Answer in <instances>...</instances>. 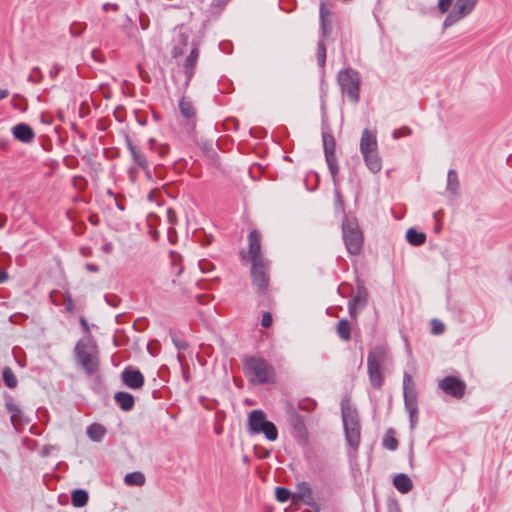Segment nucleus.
<instances>
[{"mask_svg":"<svg viewBox=\"0 0 512 512\" xmlns=\"http://www.w3.org/2000/svg\"><path fill=\"white\" fill-rule=\"evenodd\" d=\"M2 379L4 384L10 389H13L17 386V378L13 370L8 366L4 367L2 370Z\"/></svg>","mask_w":512,"mask_h":512,"instance_id":"e433bc0d","label":"nucleus"},{"mask_svg":"<svg viewBox=\"0 0 512 512\" xmlns=\"http://www.w3.org/2000/svg\"><path fill=\"white\" fill-rule=\"evenodd\" d=\"M358 308L359 306L349 302L348 303V312L352 319H356L358 316Z\"/></svg>","mask_w":512,"mask_h":512,"instance_id":"5fc2aeb1","label":"nucleus"},{"mask_svg":"<svg viewBox=\"0 0 512 512\" xmlns=\"http://www.w3.org/2000/svg\"><path fill=\"white\" fill-rule=\"evenodd\" d=\"M105 301L109 306L116 308L119 306L121 299L115 294H107L105 295Z\"/></svg>","mask_w":512,"mask_h":512,"instance_id":"de8ad7c7","label":"nucleus"},{"mask_svg":"<svg viewBox=\"0 0 512 512\" xmlns=\"http://www.w3.org/2000/svg\"><path fill=\"white\" fill-rule=\"evenodd\" d=\"M368 291L363 282L357 280V293L350 299L349 302L359 306V309L366 307L368 303Z\"/></svg>","mask_w":512,"mask_h":512,"instance_id":"b1692460","label":"nucleus"},{"mask_svg":"<svg viewBox=\"0 0 512 512\" xmlns=\"http://www.w3.org/2000/svg\"><path fill=\"white\" fill-rule=\"evenodd\" d=\"M367 168L374 174L380 172L382 169V161L378 155V150L371 153L362 154Z\"/></svg>","mask_w":512,"mask_h":512,"instance_id":"393cba45","label":"nucleus"},{"mask_svg":"<svg viewBox=\"0 0 512 512\" xmlns=\"http://www.w3.org/2000/svg\"><path fill=\"white\" fill-rule=\"evenodd\" d=\"M405 410L409 414L410 429L413 430V429H415V427L418 423V413H419L418 406H415V409L413 410V412H412V408H405Z\"/></svg>","mask_w":512,"mask_h":512,"instance_id":"37998d69","label":"nucleus"},{"mask_svg":"<svg viewBox=\"0 0 512 512\" xmlns=\"http://www.w3.org/2000/svg\"><path fill=\"white\" fill-rule=\"evenodd\" d=\"M135 118H136V121L139 125L141 126H146L147 125V115L140 111V110H136L135 111Z\"/></svg>","mask_w":512,"mask_h":512,"instance_id":"603ef678","label":"nucleus"},{"mask_svg":"<svg viewBox=\"0 0 512 512\" xmlns=\"http://www.w3.org/2000/svg\"><path fill=\"white\" fill-rule=\"evenodd\" d=\"M105 432V428L98 423H92L87 428V435L93 441H100L103 438Z\"/></svg>","mask_w":512,"mask_h":512,"instance_id":"2f4dec72","label":"nucleus"},{"mask_svg":"<svg viewBox=\"0 0 512 512\" xmlns=\"http://www.w3.org/2000/svg\"><path fill=\"white\" fill-rule=\"evenodd\" d=\"M182 53H183L182 48H181V47H179V46H175V47L173 48V50H172V57L177 58V57H179L180 55H182Z\"/></svg>","mask_w":512,"mask_h":512,"instance_id":"69168bd1","label":"nucleus"},{"mask_svg":"<svg viewBox=\"0 0 512 512\" xmlns=\"http://www.w3.org/2000/svg\"><path fill=\"white\" fill-rule=\"evenodd\" d=\"M60 70H61V67L59 65H54V67L49 71V76L52 79H55L58 76Z\"/></svg>","mask_w":512,"mask_h":512,"instance_id":"052dcab7","label":"nucleus"},{"mask_svg":"<svg viewBox=\"0 0 512 512\" xmlns=\"http://www.w3.org/2000/svg\"><path fill=\"white\" fill-rule=\"evenodd\" d=\"M341 227L347 252L351 255H359L363 248L364 237L357 219L344 214Z\"/></svg>","mask_w":512,"mask_h":512,"instance_id":"39448f33","label":"nucleus"},{"mask_svg":"<svg viewBox=\"0 0 512 512\" xmlns=\"http://www.w3.org/2000/svg\"><path fill=\"white\" fill-rule=\"evenodd\" d=\"M392 430H389L388 433L385 435L383 439V446L389 450H396L398 447V440L393 437L392 435H389Z\"/></svg>","mask_w":512,"mask_h":512,"instance_id":"79ce46f5","label":"nucleus"},{"mask_svg":"<svg viewBox=\"0 0 512 512\" xmlns=\"http://www.w3.org/2000/svg\"><path fill=\"white\" fill-rule=\"evenodd\" d=\"M391 363V356L384 345H376L367 356V373L371 386L379 390L384 384L383 372Z\"/></svg>","mask_w":512,"mask_h":512,"instance_id":"f03ea898","label":"nucleus"},{"mask_svg":"<svg viewBox=\"0 0 512 512\" xmlns=\"http://www.w3.org/2000/svg\"><path fill=\"white\" fill-rule=\"evenodd\" d=\"M273 319L270 312H264L261 319V325L264 328H269L272 325Z\"/></svg>","mask_w":512,"mask_h":512,"instance_id":"3c124183","label":"nucleus"},{"mask_svg":"<svg viewBox=\"0 0 512 512\" xmlns=\"http://www.w3.org/2000/svg\"><path fill=\"white\" fill-rule=\"evenodd\" d=\"M403 396L405 408L415 409L418 406V393L412 376L405 372L403 376Z\"/></svg>","mask_w":512,"mask_h":512,"instance_id":"9b49d317","label":"nucleus"},{"mask_svg":"<svg viewBox=\"0 0 512 512\" xmlns=\"http://www.w3.org/2000/svg\"><path fill=\"white\" fill-rule=\"evenodd\" d=\"M341 416L347 444L357 450L361 440V426L356 408L352 407L348 400L341 402Z\"/></svg>","mask_w":512,"mask_h":512,"instance_id":"7ed1b4c3","label":"nucleus"},{"mask_svg":"<svg viewBox=\"0 0 512 512\" xmlns=\"http://www.w3.org/2000/svg\"><path fill=\"white\" fill-rule=\"evenodd\" d=\"M167 219H168V222L172 225H175L177 222L176 213L172 208L167 209Z\"/></svg>","mask_w":512,"mask_h":512,"instance_id":"6e6d98bb","label":"nucleus"},{"mask_svg":"<svg viewBox=\"0 0 512 512\" xmlns=\"http://www.w3.org/2000/svg\"><path fill=\"white\" fill-rule=\"evenodd\" d=\"M74 357L86 375L92 376L99 371V348L92 335H86L77 341L74 347Z\"/></svg>","mask_w":512,"mask_h":512,"instance_id":"f257e3e1","label":"nucleus"},{"mask_svg":"<svg viewBox=\"0 0 512 512\" xmlns=\"http://www.w3.org/2000/svg\"><path fill=\"white\" fill-rule=\"evenodd\" d=\"M286 412L288 414L291 436L298 444L305 445L308 441V432L304 418L290 403L286 406Z\"/></svg>","mask_w":512,"mask_h":512,"instance_id":"6e6552de","label":"nucleus"},{"mask_svg":"<svg viewBox=\"0 0 512 512\" xmlns=\"http://www.w3.org/2000/svg\"><path fill=\"white\" fill-rule=\"evenodd\" d=\"M121 380L125 386L134 390L142 388L145 383L143 373L139 369L131 366L123 369L121 372Z\"/></svg>","mask_w":512,"mask_h":512,"instance_id":"ddd939ff","label":"nucleus"},{"mask_svg":"<svg viewBox=\"0 0 512 512\" xmlns=\"http://www.w3.org/2000/svg\"><path fill=\"white\" fill-rule=\"evenodd\" d=\"M459 189V180L456 170L450 169L447 174V191L456 195Z\"/></svg>","mask_w":512,"mask_h":512,"instance_id":"473e14b6","label":"nucleus"},{"mask_svg":"<svg viewBox=\"0 0 512 512\" xmlns=\"http://www.w3.org/2000/svg\"><path fill=\"white\" fill-rule=\"evenodd\" d=\"M335 206H336V209L338 210H342L343 214H345L344 212V208H343V200H342V196L340 194V192L338 191L337 187L335 188Z\"/></svg>","mask_w":512,"mask_h":512,"instance_id":"864d4df0","label":"nucleus"},{"mask_svg":"<svg viewBox=\"0 0 512 512\" xmlns=\"http://www.w3.org/2000/svg\"><path fill=\"white\" fill-rule=\"evenodd\" d=\"M244 370L250 382L254 384H267L275 382V371L265 359L250 356L244 361Z\"/></svg>","mask_w":512,"mask_h":512,"instance_id":"20e7f679","label":"nucleus"},{"mask_svg":"<svg viewBox=\"0 0 512 512\" xmlns=\"http://www.w3.org/2000/svg\"><path fill=\"white\" fill-rule=\"evenodd\" d=\"M317 403L311 398H304L299 401L298 408L303 411L311 412L315 409Z\"/></svg>","mask_w":512,"mask_h":512,"instance_id":"a19ab883","label":"nucleus"},{"mask_svg":"<svg viewBox=\"0 0 512 512\" xmlns=\"http://www.w3.org/2000/svg\"><path fill=\"white\" fill-rule=\"evenodd\" d=\"M89 500V494L84 489H76L71 493L72 505L76 508L84 507Z\"/></svg>","mask_w":512,"mask_h":512,"instance_id":"bb28decb","label":"nucleus"},{"mask_svg":"<svg viewBox=\"0 0 512 512\" xmlns=\"http://www.w3.org/2000/svg\"><path fill=\"white\" fill-rule=\"evenodd\" d=\"M325 160L329 169V172L331 174L334 186H338L339 180H338V174H339V165L338 160L336 157V154L325 156Z\"/></svg>","mask_w":512,"mask_h":512,"instance_id":"cd10ccee","label":"nucleus"},{"mask_svg":"<svg viewBox=\"0 0 512 512\" xmlns=\"http://www.w3.org/2000/svg\"><path fill=\"white\" fill-rule=\"evenodd\" d=\"M148 145L151 151L157 152L160 157H165L169 151L170 146L165 143H158L154 138H150Z\"/></svg>","mask_w":512,"mask_h":512,"instance_id":"c9c22d12","label":"nucleus"},{"mask_svg":"<svg viewBox=\"0 0 512 512\" xmlns=\"http://www.w3.org/2000/svg\"><path fill=\"white\" fill-rule=\"evenodd\" d=\"M13 137L22 143H31L35 138L32 127L26 123H18L11 129Z\"/></svg>","mask_w":512,"mask_h":512,"instance_id":"a211bd4d","label":"nucleus"},{"mask_svg":"<svg viewBox=\"0 0 512 512\" xmlns=\"http://www.w3.org/2000/svg\"><path fill=\"white\" fill-rule=\"evenodd\" d=\"M322 140H323V149H324V155H334L336 150V141L332 134L323 132L322 133Z\"/></svg>","mask_w":512,"mask_h":512,"instance_id":"c85d7f7f","label":"nucleus"},{"mask_svg":"<svg viewBox=\"0 0 512 512\" xmlns=\"http://www.w3.org/2000/svg\"><path fill=\"white\" fill-rule=\"evenodd\" d=\"M387 511L388 512H401L399 502L396 498L389 497L387 499Z\"/></svg>","mask_w":512,"mask_h":512,"instance_id":"49530a36","label":"nucleus"},{"mask_svg":"<svg viewBox=\"0 0 512 512\" xmlns=\"http://www.w3.org/2000/svg\"><path fill=\"white\" fill-rule=\"evenodd\" d=\"M324 40L325 39H320L317 43V60H318V64L321 68H324L325 66V63H326V54H327V50H326V45L324 43Z\"/></svg>","mask_w":512,"mask_h":512,"instance_id":"58836bf2","label":"nucleus"},{"mask_svg":"<svg viewBox=\"0 0 512 512\" xmlns=\"http://www.w3.org/2000/svg\"><path fill=\"white\" fill-rule=\"evenodd\" d=\"M267 422V416L261 409L252 410L248 415V427L251 434H260L261 428Z\"/></svg>","mask_w":512,"mask_h":512,"instance_id":"f3484780","label":"nucleus"},{"mask_svg":"<svg viewBox=\"0 0 512 512\" xmlns=\"http://www.w3.org/2000/svg\"><path fill=\"white\" fill-rule=\"evenodd\" d=\"M3 397L5 408L10 414V421L13 427L17 429L20 424L29 423L30 420L24 416L23 411L14 402V398L6 392L4 393Z\"/></svg>","mask_w":512,"mask_h":512,"instance_id":"f8f14e48","label":"nucleus"},{"mask_svg":"<svg viewBox=\"0 0 512 512\" xmlns=\"http://www.w3.org/2000/svg\"><path fill=\"white\" fill-rule=\"evenodd\" d=\"M478 0H456L452 10L444 20V27H449L468 16L475 8Z\"/></svg>","mask_w":512,"mask_h":512,"instance_id":"1a4fd4ad","label":"nucleus"},{"mask_svg":"<svg viewBox=\"0 0 512 512\" xmlns=\"http://www.w3.org/2000/svg\"><path fill=\"white\" fill-rule=\"evenodd\" d=\"M9 279V274L0 268V284L5 283Z\"/></svg>","mask_w":512,"mask_h":512,"instance_id":"0e129e2a","label":"nucleus"},{"mask_svg":"<svg viewBox=\"0 0 512 512\" xmlns=\"http://www.w3.org/2000/svg\"><path fill=\"white\" fill-rule=\"evenodd\" d=\"M275 496L276 499L281 503H285L289 500L293 502L294 493H292L288 488L276 487Z\"/></svg>","mask_w":512,"mask_h":512,"instance_id":"4c0bfd02","label":"nucleus"},{"mask_svg":"<svg viewBox=\"0 0 512 512\" xmlns=\"http://www.w3.org/2000/svg\"><path fill=\"white\" fill-rule=\"evenodd\" d=\"M85 268L89 271V272H93V273H96L99 271V266L97 264H94V263H86L85 264Z\"/></svg>","mask_w":512,"mask_h":512,"instance_id":"e2e57ef3","label":"nucleus"},{"mask_svg":"<svg viewBox=\"0 0 512 512\" xmlns=\"http://www.w3.org/2000/svg\"><path fill=\"white\" fill-rule=\"evenodd\" d=\"M411 134V129L408 128V127H403L402 128V134H399V131L398 130H394L393 132V137L395 139L399 138L400 136L402 135H410Z\"/></svg>","mask_w":512,"mask_h":512,"instance_id":"bf43d9fd","label":"nucleus"},{"mask_svg":"<svg viewBox=\"0 0 512 512\" xmlns=\"http://www.w3.org/2000/svg\"><path fill=\"white\" fill-rule=\"evenodd\" d=\"M248 254L251 262L266 260L261 253V235L256 229L248 234Z\"/></svg>","mask_w":512,"mask_h":512,"instance_id":"2eb2a0df","label":"nucleus"},{"mask_svg":"<svg viewBox=\"0 0 512 512\" xmlns=\"http://www.w3.org/2000/svg\"><path fill=\"white\" fill-rule=\"evenodd\" d=\"M303 502L304 504L315 508L313 492L309 483L302 481L297 484V493H294L293 503Z\"/></svg>","mask_w":512,"mask_h":512,"instance_id":"dca6fc26","label":"nucleus"},{"mask_svg":"<svg viewBox=\"0 0 512 512\" xmlns=\"http://www.w3.org/2000/svg\"><path fill=\"white\" fill-rule=\"evenodd\" d=\"M126 145L131 154L133 161L141 168L146 169L148 160L143 152L137 148L136 145L133 144L132 140L127 136L126 137Z\"/></svg>","mask_w":512,"mask_h":512,"instance_id":"4be33fe9","label":"nucleus"},{"mask_svg":"<svg viewBox=\"0 0 512 512\" xmlns=\"http://www.w3.org/2000/svg\"><path fill=\"white\" fill-rule=\"evenodd\" d=\"M393 486L402 494H407L413 488L411 478L405 473L397 474L393 479Z\"/></svg>","mask_w":512,"mask_h":512,"instance_id":"5701e85b","label":"nucleus"},{"mask_svg":"<svg viewBox=\"0 0 512 512\" xmlns=\"http://www.w3.org/2000/svg\"><path fill=\"white\" fill-rule=\"evenodd\" d=\"M337 334L338 336L345 341L350 340L351 338V327L350 323L347 319H341L337 323Z\"/></svg>","mask_w":512,"mask_h":512,"instance_id":"72a5a7b5","label":"nucleus"},{"mask_svg":"<svg viewBox=\"0 0 512 512\" xmlns=\"http://www.w3.org/2000/svg\"><path fill=\"white\" fill-rule=\"evenodd\" d=\"M260 434H264L265 438L269 441H276L278 438V429L273 422L268 420L261 428Z\"/></svg>","mask_w":512,"mask_h":512,"instance_id":"f704fd0d","label":"nucleus"},{"mask_svg":"<svg viewBox=\"0 0 512 512\" xmlns=\"http://www.w3.org/2000/svg\"><path fill=\"white\" fill-rule=\"evenodd\" d=\"M145 476L142 472L135 471L125 475L124 482L128 486H142L145 483Z\"/></svg>","mask_w":512,"mask_h":512,"instance_id":"c756f323","label":"nucleus"},{"mask_svg":"<svg viewBox=\"0 0 512 512\" xmlns=\"http://www.w3.org/2000/svg\"><path fill=\"white\" fill-rule=\"evenodd\" d=\"M179 42L181 45L186 46L188 43V35H186L185 33H180Z\"/></svg>","mask_w":512,"mask_h":512,"instance_id":"774afa93","label":"nucleus"},{"mask_svg":"<svg viewBox=\"0 0 512 512\" xmlns=\"http://www.w3.org/2000/svg\"><path fill=\"white\" fill-rule=\"evenodd\" d=\"M438 387L447 395L461 399L466 392V383L460 378L449 375L441 379L438 383Z\"/></svg>","mask_w":512,"mask_h":512,"instance_id":"9d476101","label":"nucleus"},{"mask_svg":"<svg viewBox=\"0 0 512 512\" xmlns=\"http://www.w3.org/2000/svg\"><path fill=\"white\" fill-rule=\"evenodd\" d=\"M65 310L69 313L73 312L74 310V302L69 294L66 296L65 299Z\"/></svg>","mask_w":512,"mask_h":512,"instance_id":"4d7b16f0","label":"nucleus"},{"mask_svg":"<svg viewBox=\"0 0 512 512\" xmlns=\"http://www.w3.org/2000/svg\"><path fill=\"white\" fill-rule=\"evenodd\" d=\"M179 109L183 117L191 119L195 116V109L191 100L182 97L179 101Z\"/></svg>","mask_w":512,"mask_h":512,"instance_id":"7c9ffc66","label":"nucleus"},{"mask_svg":"<svg viewBox=\"0 0 512 512\" xmlns=\"http://www.w3.org/2000/svg\"><path fill=\"white\" fill-rule=\"evenodd\" d=\"M319 21H320V37H321V39H326L332 33L331 11L327 7L326 1H321V3H320Z\"/></svg>","mask_w":512,"mask_h":512,"instance_id":"4468645a","label":"nucleus"},{"mask_svg":"<svg viewBox=\"0 0 512 512\" xmlns=\"http://www.w3.org/2000/svg\"><path fill=\"white\" fill-rule=\"evenodd\" d=\"M80 252L84 257H88L92 255V250L90 247H81Z\"/></svg>","mask_w":512,"mask_h":512,"instance_id":"338daca9","label":"nucleus"},{"mask_svg":"<svg viewBox=\"0 0 512 512\" xmlns=\"http://www.w3.org/2000/svg\"><path fill=\"white\" fill-rule=\"evenodd\" d=\"M176 238H177L176 230L174 228H169L168 229V239H169L170 243L173 244L175 242Z\"/></svg>","mask_w":512,"mask_h":512,"instance_id":"680f3d73","label":"nucleus"},{"mask_svg":"<svg viewBox=\"0 0 512 512\" xmlns=\"http://www.w3.org/2000/svg\"><path fill=\"white\" fill-rule=\"evenodd\" d=\"M453 3V0H438V10L440 13L445 14L449 11L451 5Z\"/></svg>","mask_w":512,"mask_h":512,"instance_id":"09e8293b","label":"nucleus"},{"mask_svg":"<svg viewBox=\"0 0 512 512\" xmlns=\"http://www.w3.org/2000/svg\"><path fill=\"white\" fill-rule=\"evenodd\" d=\"M337 82L342 94L347 95L350 102L354 104L359 102L361 78L357 70L350 67L340 70L337 74Z\"/></svg>","mask_w":512,"mask_h":512,"instance_id":"423d86ee","label":"nucleus"},{"mask_svg":"<svg viewBox=\"0 0 512 512\" xmlns=\"http://www.w3.org/2000/svg\"><path fill=\"white\" fill-rule=\"evenodd\" d=\"M444 330H445V325L442 322H440L436 319L432 320V331L434 334H442L444 332Z\"/></svg>","mask_w":512,"mask_h":512,"instance_id":"8fccbe9b","label":"nucleus"},{"mask_svg":"<svg viewBox=\"0 0 512 512\" xmlns=\"http://www.w3.org/2000/svg\"><path fill=\"white\" fill-rule=\"evenodd\" d=\"M250 276L258 296L266 295L270 283V261L266 259L252 262Z\"/></svg>","mask_w":512,"mask_h":512,"instance_id":"0eeeda50","label":"nucleus"},{"mask_svg":"<svg viewBox=\"0 0 512 512\" xmlns=\"http://www.w3.org/2000/svg\"><path fill=\"white\" fill-rule=\"evenodd\" d=\"M85 29L86 24L74 22L70 26V33L71 35L78 37L84 32Z\"/></svg>","mask_w":512,"mask_h":512,"instance_id":"a18cd8bd","label":"nucleus"},{"mask_svg":"<svg viewBox=\"0 0 512 512\" xmlns=\"http://www.w3.org/2000/svg\"><path fill=\"white\" fill-rule=\"evenodd\" d=\"M426 234L411 227L406 232V240L412 246H421L426 242Z\"/></svg>","mask_w":512,"mask_h":512,"instance_id":"a878e982","label":"nucleus"},{"mask_svg":"<svg viewBox=\"0 0 512 512\" xmlns=\"http://www.w3.org/2000/svg\"><path fill=\"white\" fill-rule=\"evenodd\" d=\"M198 265L202 273H210L215 270V265L207 259H201Z\"/></svg>","mask_w":512,"mask_h":512,"instance_id":"c03bdc74","label":"nucleus"},{"mask_svg":"<svg viewBox=\"0 0 512 512\" xmlns=\"http://www.w3.org/2000/svg\"><path fill=\"white\" fill-rule=\"evenodd\" d=\"M199 57V50L197 47H194L190 54L187 56L184 62V74L186 77V85L191 81L195 73V66L197 64Z\"/></svg>","mask_w":512,"mask_h":512,"instance_id":"aec40b11","label":"nucleus"},{"mask_svg":"<svg viewBox=\"0 0 512 512\" xmlns=\"http://www.w3.org/2000/svg\"><path fill=\"white\" fill-rule=\"evenodd\" d=\"M114 401L118 407L125 411H131L135 405L134 396L131 393L119 391L114 394Z\"/></svg>","mask_w":512,"mask_h":512,"instance_id":"412c9836","label":"nucleus"},{"mask_svg":"<svg viewBox=\"0 0 512 512\" xmlns=\"http://www.w3.org/2000/svg\"><path fill=\"white\" fill-rule=\"evenodd\" d=\"M171 341L178 351H185L188 349V343L184 339H180L173 329L169 330Z\"/></svg>","mask_w":512,"mask_h":512,"instance_id":"ea45409f","label":"nucleus"},{"mask_svg":"<svg viewBox=\"0 0 512 512\" xmlns=\"http://www.w3.org/2000/svg\"><path fill=\"white\" fill-rule=\"evenodd\" d=\"M79 323H80V326H81V329L84 333H86V335H91L90 334V327H89V324L87 322V320L84 318V317H80L79 319Z\"/></svg>","mask_w":512,"mask_h":512,"instance_id":"13d9d810","label":"nucleus"},{"mask_svg":"<svg viewBox=\"0 0 512 512\" xmlns=\"http://www.w3.org/2000/svg\"><path fill=\"white\" fill-rule=\"evenodd\" d=\"M378 150L376 135L368 129H364L360 139V151L362 154Z\"/></svg>","mask_w":512,"mask_h":512,"instance_id":"6ab92c4d","label":"nucleus"}]
</instances>
